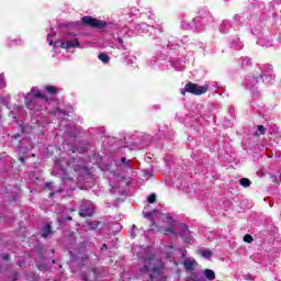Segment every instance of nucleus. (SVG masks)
Listing matches in <instances>:
<instances>
[{
	"label": "nucleus",
	"instance_id": "1",
	"mask_svg": "<svg viewBox=\"0 0 281 281\" xmlns=\"http://www.w3.org/2000/svg\"><path fill=\"white\" fill-rule=\"evenodd\" d=\"M143 259L144 266L142 268V273H148L149 281H166V276L164 274V263L161 260L155 258V254L150 248L145 249V255H138Z\"/></svg>",
	"mask_w": 281,
	"mask_h": 281
},
{
	"label": "nucleus",
	"instance_id": "2",
	"mask_svg": "<svg viewBox=\"0 0 281 281\" xmlns=\"http://www.w3.org/2000/svg\"><path fill=\"white\" fill-rule=\"evenodd\" d=\"M24 98L25 104L31 111H41L38 104H41V102H47V98L45 97V94L41 93V91L36 87H33Z\"/></svg>",
	"mask_w": 281,
	"mask_h": 281
},
{
	"label": "nucleus",
	"instance_id": "3",
	"mask_svg": "<svg viewBox=\"0 0 281 281\" xmlns=\"http://www.w3.org/2000/svg\"><path fill=\"white\" fill-rule=\"evenodd\" d=\"M133 32V36L134 34H144L146 32H149V34H154V36H157V34H161V32H164V27H161V25H157V26H150L146 23H140V24H136L134 25V29L132 30Z\"/></svg>",
	"mask_w": 281,
	"mask_h": 281
},
{
	"label": "nucleus",
	"instance_id": "4",
	"mask_svg": "<svg viewBox=\"0 0 281 281\" xmlns=\"http://www.w3.org/2000/svg\"><path fill=\"white\" fill-rule=\"evenodd\" d=\"M207 86H199L196 83H188L184 87V90H181V94L186 95V91L188 93H193L194 95H203V93H207Z\"/></svg>",
	"mask_w": 281,
	"mask_h": 281
},
{
	"label": "nucleus",
	"instance_id": "5",
	"mask_svg": "<svg viewBox=\"0 0 281 281\" xmlns=\"http://www.w3.org/2000/svg\"><path fill=\"white\" fill-rule=\"evenodd\" d=\"M133 36V30L128 29V26H123L117 33V42L115 44L116 49H126V45H124V37Z\"/></svg>",
	"mask_w": 281,
	"mask_h": 281
},
{
	"label": "nucleus",
	"instance_id": "6",
	"mask_svg": "<svg viewBox=\"0 0 281 281\" xmlns=\"http://www.w3.org/2000/svg\"><path fill=\"white\" fill-rule=\"evenodd\" d=\"M80 42H78V38H66V42L63 41H56L54 43V48L58 49V47H61V49H71V47H79Z\"/></svg>",
	"mask_w": 281,
	"mask_h": 281
},
{
	"label": "nucleus",
	"instance_id": "7",
	"mask_svg": "<svg viewBox=\"0 0 281 281\" xmlns=\"http://www.w3.org/2000/svg\"><path fill=\"white\" fill-rule=\"evenodd\" d=\"M95 210V206L92 204L89 200H83L81 202L80 212L79 215L83 218L87 216H93V211Z\"/></svg>",
	"mask_w": 281,
	"mask_h": 281
},
{
	"label": "nucleus",
	"instance_id": "8",
	"mask_svg": "<svg viewBox=\"0 0 281 281\" xmlns=\"http://www.w3.org/2000/svg\"><path fill=\"white\" fill-rule=\"evenodd\" d=\"M83 25H89L90 27H99V29H102V27H105L106 23L103 22V21H100L98 19H93L91 16H83L81 19Z\"/></svg>",
	"mask_w": 281,
	"mask_h": 281
},
{
	"label": "nucleus",
	"instance_id": "9",
	"mask_svg": "<svg viewBox=\"0 0 281 281\" xmlns=\"http://www.w3.org/2000/svg\"><path fill=\"white\" fill-rule=\"evenodd\" d=\"M179 229H180L179 233H175L176 236H181L184 243H192V235L190 234V229L188 228V225L180 224Z\"/></svg>",
	"mask_w": 281,
	"mask_h": 281
},
{
	"label": "nucleus",
	"instance_id": "10",
	"mask_svg": "<svg viewBox=\"0 0 281 281\" xmlns=\"http://www.w3.org/2000/svg\"><path fill=\"white\" fill-rule=\"evenodd\" d=\"M267 71L262 72L260 75V78H262V81L266 82V85H269V82H271V80H273L274 76H273V67L272 66H267Z\"/></svg>",
	"mask_w": 281,
	"mask_h": 281
},
{
	"label": "nucleus",
	"instance_id": "11",
	"mask_svg": "<svg viewBox=\"0 0 281 281\" xmlns=\"http://www.w3.org/2000/svg\"><path fill=\"white\" fill-rule=\"evenodd\" d=\"M205 18H195L192 21L191 27H195V30H198L199 32H203V30H205Z\"/></svg>",
	"mask_w": 281,
	"mask_h": 281
},
{
	"label": "nucleus",
	"instance_id": "12",
	"mask_svg": "<svg viewBox=\"0 0 281 281\" xmlns=\"http://www.w3.org/2000/svg\"><path fill=\"white\" fill-rule=\"evenodd\" d=\"M244 85L246 89H249L250 91H252V89H256V87H258V77H247L244 80Z\"/></svg>",
	"mask_w": 281,
	"mask_h": 281
},
{
	"label": "nucleus",
	"instance_id": "13",
	"mask_svg": "<svg viewBox=\"0 0 281 281\" xmlns=\"http://www.w3.org/2000/svg\"><path fill=\"white\" fill-rule=\"evenodd\" d=\"M183 265H184V269L187 271H194L196 269V267L199 266L196 260L193 258L184 259Z\"/></svg>",
	"mask_w": 281,
	"mask_h": 281
},
{
	"label": "nucleus",
	"instance_id": "14",
	"mask_svg": "<svg viewBox=\"0 0 281 281\" xmlns=\"http://www.w3.org/2000/svg\"><path fill=\"white\" fill-rule=\"evenodd\" d=\"M257 44L261 47H273V40L271 37H261Z\"/></svg>",
	"mask_w": 281,
	"mask_h": 281
},
{
	"label": "nucleus",
	"instance_id": "15",
	"mask_svg": "<svg viewBox=\"0 0 281 281\" xmlns=\"http://www.w3.org/2000/svg\"><path fill=\"white\" fill-rule=\"evenodd\" d=\"M231 29H232V23L228 20L223 21L220 25V32L222 34H227V32H229Z\"/></svg>",
	"mask_w": 281,
	"mask_h": 281
},
{
	"label": "nucleus",
	"instance_id": "16",
	"mask_svg": "<svg viewBox=\"0 0 281 281\" xmlns=\"http://www.w3.org/2000/svg\"><path fill=\"white\" fill-rule=\"evenodd\" d=\"M116 166H121L123 170H128V168H131V160H126L125 157H122L121 161L116 162Z\"/></svg>",
	"mask_w": 281,
	"mask_h": 281
},
{
	"label": "nucleus",
	"instance_id": "17",
	"mask_svg": "<svg viewBox=\"0 0 281 281\" xmlns=\"http://www.w3.org/2000/svg\"><path fill=\"white\" fill-rule=\"evenodd\" d=\"M231 46L235 49H243L244 47L243 42H240V38L238 37L231 41Z\"/></svg>",
	"mask_w": 281,
	"mask_h": 281
},
{
	"label": "nucleus",
	"instance_id": "18",
	"mask_svg": "<svg viewBox=\"0 0 281 281\" xmlns=\"http://www.w3.org/2000/svg\"><path fill=\"white\" fill-rule=\"evenodd\" d=\"M42 236L43 238H47V236H49L52 234V225L47 224L46 226H44L42 228Z\"/></svg>",
	"mask_w": 281,
	"mask_h": 281
},
{
	"label": "nucleus",
	"instance_id": "19",
	"mask_svg": "<svg viewBox=\"0 0 281 281\" xmlns=\"http://www.w3.org/2000/svg\"><path fill=\"white\" fill-rule=\"evenodd\" d=\"M66 166H69V164L65 162V165L60 160L55 161V170H61V172H65Z\"/></svg>",
	"mask_w": 281,
	"mask_h": 281
},
{
	"label": "nucleus",
	"instance_id": "20",
	"mask_svg": "<svg viewBox=\"0 0 281 281\" xmlns=\"http://www.w3.org/2000/svg\"><path fill=\"white\" fill-rule=\"evenodd\" d=\"M198 254H200L202 258H212V250L210 249H200L198 250Z\"/></svg>",
	"mask_w": 281,
	"mask_h": 281
},
{
	"label": "nucleus",
	"instance_id": "21",
	"mask_svg": "<svg viewBox=\"0 0 281 281\" xmlns=\"http://www.w3.org/2000/svg\"><path fill=\"white\" fill-rule=\"evenodd\" d=\"M99 60H101V63H103L104 65H106L109 63V60H111V57H109V55H106L105 53H101L98 55Z\"/></svg>",
	"mask_w": 281,
	"mask_h": 281
},
{
	"label": "nucleus",
	"instance_id": "22",
	"mask_svg": "<svg viewBox=\"0 0 281 281\" xmlns=\"http://www.w3.org/2000/svg\"><path fill=\"white\" fill-rule=\"evenodd\" d=\"M204 276L207 280H215L216 278V274L211 269H205Z\"/></svg>",
	"mask_w": 281,
	"mask_h": 281
},
{
	"label": "nucleus",
	"instance_id": "23",
	"mask_svg": "<svg viewBox=\"0 0 281 281\" xmlns=\"http://www.w3.org/2000/svg\"><path fill=\"white\" fill-rule=\"evenodd\" d=\"M45 90L47 91V93H49L50 95H56V93H58V88L54 87V86H46Z\"/></svg>",
	"mask_w": 281,
	"mask_h": 281
},
{
	"label": "nucleus",
	"instance_id": "24",
	"mask_svg": "<svg viewBox=\"0 0 281 281\" xmlns=\"http://www.w3.org/2000/svg\"><path fill=\"white\" fill-rule=\"evenodd\" d=\"M240 186H243V188H249V186H251V180L247 179V178H241L239 180Z\"/></svg>",
	"mask_w": 281,
	"mask_h": 281
},
{
	"label": "nucleus",
	"instance_id": "25",
	"mask_svg": "<svg viewBox=\"0 0 281 281\" xmlns=\"http://www.w3.org/2000/svg\"><path fill=\"white\" fill-rule=\"evenodd\" d=\"M54 36H56V32H50V33H48V35H47V41H48V45H54Z\"/></svg>",
	"mask_w": 281,
	"mask_h": 281
},
{
	"label": "nucleus",
	"instance_id": "26",
	"mask_svg": "<svg viewBox=\"0 0 281 281\" xmlns=\"http://www.w3.org/2000/svg\"><path fill=\"white\" fill-rule=\"evenodd\" d=\"M251 65V59L249 57H244L241 59V67H249Z\"/></svg>",
	"mask_w": 281,
	"mask_h": 281
},
{
	"label": "nucleus",
	"instance_id": "27",
	"mask_svg": "<svg viewBox=\"0 0 281 281\" xmlns=\"http://www.w3.org/2000/svg\"><path fill=\"white\" fill-rule=\"evenodd\" d=\"M266 132H267V130L265 128V126L259 125L257 127V132L255 133V135H265Z\"/></svg>",
	"mask_w": 281,
	"mask_h": 281
},
{
	"label": "nucleus",
	"instance_id": "28",
	"mask_svg": "<svg viewBox=\"0 0 281 281\" xmlns=\"http://www.w3.org/2000/svg\"><path fill=\"white\" fill-rule=\"evenodd\" d=\"M21 40H13L9 43V47H15V45H21Z\"/></svg>",
	"mask_w": 281,
	"mask_h": 281
},
{
	"label": "nucleus",
	"instance_id": "29",
	"mask_svg": "<svg viewBox=\"0 0 281 281\" xmlns=\"http://www.w3.org/2000/svg\"><path fill=\"white\" fill-rule=\"evenodd\" d=\"M5 87V76L2 74L0 75V89H3Z\"/></svg>",
	"mask_w": 281,
	"mask_h": 281
},
{
	"label": "nucleus",
	"instance_id": "30",
	"mask_svg": "<svg viewBox=\"0 0 281 281\" xmlns=\"http://www.w3.org/2000/svg\"><path fill=\"white\" fill-rule=\"evenodd\" d=\"M98 225H100L98 222H88V227H91L92 229H98Z\"/></svg>",
	"mask_w": 281,
	"mask_h": 281
},
{
	"label": "nucleus",
	"instance_id": "31",
	"mask_svg": "<svg viewBox=\"0 0 281 281\" xmlns=\"http://www.w3.org/2000/svg\"><path fill=\"white\" fill-rule=\"evenodd\" d=\"M244 243H254V237L251 235H245Z\"/></svg>",
	"mask_w": 281,
	"mask_h": 281
},
{
	"label": "nucleus",
	"instance_id": "32",
	"mask_svg": "<svg viewBox=\"0 0 281 281\" xmlns=\"http://www.w3.org/2000/svg\"><path fill=\"white\" fill-rule=\"evenodd\" d=\"M156 200H157V196L155 194H150L147 198L148 203H155Z\"/></svg>",
	"mask_w": 281,
	"mask_h": 281
},
{
	"label": "nucleus",
	"instance_id": "33",
	"mask_svg": "<svg viewBox=\"0 0 281 281\" xmlns=\"http://www.w3.org/2000/svg\"><path fill=\"white\" fill-rule=\"evenodd\" d=\"M175 69L176 71H183V69H186V66L184 65L179 66V64H175Z\"/></svg>",
	"mask_w": 281,
	"mask_h": 281
},
{
	"label": "nucleus",
	"instance_id": "34",
	"mask_svg": "<svg viewBox=\"0 0 281 281\" xmlns=\"http://www.w3.org/2000/svg\"><path fill=\"white\" fill-rule=\"evenodd\" d=\"M143 214H144L145 218H153L154 213L147 212L146 209H144Z\"/></svg>",
	"mask_w": 281,
	"mask_h": 281
},
{
	"label": "nucleus",
	"instance_id": "35",
	"mask_svg": "<svg viewBox=\"0 0 281 281\" xmlns=\"http://www.w3.org/2000/svg\"><path fill=\"white\" fill-rule=\"evenodd\" d=\"M166 218H167V223H168L169 225H172V223H175V218H172V217H170V216H166Z\"/></svg>",
	"mask_w": 281,
	"mask_h": 281
},
{
	"label": "nucleus",
	"instance_id": "36",
	"mask_svg": "<svg viewBox=\"0 0 281 281\" xmlns=\"http://www.w3.org/2000/svg\"><path fill=\"white\" fill-rule=\"evenodd\" d=\"M233 19H234L235 23H238L240 21V15L235 14Z\"/></svg>",
	"mask_w": 281,
	"mask_h": 281
},
{
	"label": "nucleus",
	"instance_id": "37",
	"mask_svg": "<svg viewBox=\"0 0 281 281\" xmlns=\"http://www.w3.org/2000/svg\"><path fill=\"white\" fill-rule=\"evenodd\" d=\"M245 280L251 281L254 280V277H251V274H245Z\"/></svg>",
	"mask_w": 281,
	"mask_h": 281
},
{
	"label": "nucleus",
	"instance_id": "38",
	"mask_svg": "<svg viewBox=\"0 0 281 281\" xmlns=\"http://www.w3.org/2000/svg\"><path fill=\"white\" fill-rule=\"evenodd\" d=\"M91 273L93 276V280H98V273L95 272V270H93Z\"/></svg>",
	"mask_w": 281,
	"mask_h": 281
},
{
	"label": "nucleus",
	"instance_id": "39",
	"mask_svg": "<svg viewBox=\"0 0 281 281\" xmlns=\"http://www.w3.org/2000/svg\"><path fill=\"white\" fill-rule=\"evenodd\" d=\"M1 258H2V260H10V256H8V255H2Z\"/></svg>",
	"mask_w": 281,
	"mask_h": 281
},
{
	"label": "nucleus",
	"instance_id": "40",
	"mask_svg": "<svg viewBox=\"0 0 281 281\" xmlns=\"http://www.w3.org/2000/svg\"><path fill=\"white\" fill-rule=\"evenodd\" d=\"M58 113H63V115H67V113H65V111H60V110H57V111L55 112V115H58Z\"/></svg>",
	"mask_w": 281,
	"mask_h": 281
},
{
	"label": "nucleus",
	"instance_id": "41",
	"mask_svg": "<svg viewBox=\"0 0 281 281\" xmlns=\"http://www.w3.org/2000/svg\"><path fill=\"white\" fill-rule=\"evenodd\" d=\"M81 279L85 280V281H89V278L87 277V274H81Z\"/></svg>",
	"mask_w": 281,
	"mask_h": 281
},
{
	"label": "nucleus",
	"instance_id": "42",
	"mask_svg": "<svg viewBox=\"0 0 281 281\" xmlns=\"http://www.w3.org/2000/svg\"><path fill=\"white\" fill-rule=\"evenodd\" d=\"M71 25H72V27H78L80 25V23L79 22H74Z\"/></svg>",
	"mask_w": 281,
	"mask_h": 281
},
{
	"label": "nucleus",
	"instance_id": "43",
	"mask_svg": "<svg viewBox=\"0 0 281 281\" xmlns=\"http://www.w3.org/2000/svg\"><path fill=\"white\" fill-rule=\"evenodd\" d=\"M52 186H54V183H52V182L46 183V188H48V189H52Z\"/></svg>",
	"mask_w": 281,
	"mask_h": 281
},
{
	"label": "nucleus",
	"instance_id": "44",
	"mask_svg": "<svg viewBox=\"0 0 281 281\" xmlns=\"http://www.w3.org/2000/svg\"><path fill=\"white\" fill-rule=\"evenodd\" d=\"M102 250H104V249H109V247L106 246V244H103V246H102V248H101Z\"/></svg>",
	"mask_w": 281,
	"mask_h": 281
},
{
	"label": "nucleus",
	"instance_id": "45",
	"mask_svg": "<svg viewBox=\"0 0 281 281\" xmlns=\"http://www.w3.org/2000/svg\"><path fill=\"white\" fill-rule=\"evenodd\" d=\"M89 260V257H82V262H87Z\"/></svg>",
	"mask_w": 281,
	"mask_h": 281
},
{
	"label": "nucleus",
	"instance_id": "46",
	"mask_svg": "<svg viewBox=\"0 0 281 281\" xmlns=\"http://www.w3.org/2000/svg\"><path fill=\"white\" fill-rule=\"evenodd\" d=\"M274 3H277L278 5H280L281 0H274Z\"/></svg>",
	"mask_w": 281,
	"mask_h": 281
},
{
	"label": "nucleus",
	"instance_id": "47",
	"mask_svg": "<svg viewBox=\"0 0 281 281\" xmlns=\"http://www.w3.org/2000/svg\"><path fill=\"white\" fill-rule=\"evenodd\" d=\"M20 161H22V164H25V158L21 157Z\"/></svg>",
	"mask_w": 281,
	"mask_h": 281
},
{
	"label": "nucleus",
	"instance_id": "48",
	"mask_svg": "<svg viewBox=\"0 0 281 281\" xmlns=\"http://www.w3.org/2000/svg\"><path fill=\"white\" fill-rule=\"evenodd\" d=\"M182 27H184L186 30H188V26H186V22L182 23Z\"/></svg>",
	"mask_w": 281,
	"mask_h": 281
},
{
	"label": "nucleus",
	"instance_id": "49",
	"mask_svg": "<svg viewBox=\"0 0 281 281\" xmlns=\"http://www.w3.org/2000/svg\"><path fill=\"white\" fill-rule=\"evenodd\" d=\"M13 137L14 139H18V137H21V135L18 134V135H14Z\"/></svg>",
	"mask_w": 281,
	"mask_h": 281
},
{
	"label": "nucleus",
	"instance_id": "50",
	"mask_svg": "<svg viewBox=\"0 0 281 281\" xmlns=\"http://www.w3.org/2000/svg\"><path fill=\"white\" fill-rule=\"evenodd\" d=\"M188 41V37H184V42L183 41H181V43H186Z\"/></svg>",
	"mask_w": 281,
	"mask_h": 281
},
{
	"label": "nucleus",
	"instance_id": "51",
	"mask_svg": "<svg viewBox=\"0 0 281 281\" xmlns=\"http://www.w3.org/2000/svg\"><path fill=\"white\" fill-rule=\"evenodd\" d=\"M66 181H68L69 183H72V182H74V180H66Z\"/></svg>",
	"mask_w": 281,
	"mask_h": 281
},
{
	"label": "nucleus",
	"instance_id": "52",
	"mask_svg": "<svg viewBox=\"0 0 281 281\" xmlns=\"http://www.w3.org/2000/svg\"><path fill=\"white\" fill-rule=\"evenodd\" d=\"M68 221H71V217H68Z\"/></svg>",
	"mask_w": 281,
	"mask_h": 281
},
{
	"label": "nucleus",
	"instance_id": "53",
	"mask_svg": "<svg viewBox=\"0 0 281 281\" xmlns=\"http://www.w3.org/2000/svg\"><path fill=\"white\" fill-rule=\"evenodd\" d=\"M20 267H23V263H20Z\"/></svg>",
	"mask_w": 281,
	"mask_h": 281
},
{
	"label": "nucleus",
	"instance_id": "54",
	"mask_svg": "<svg viewBox=\"0 0 281 281\" xmlns=\"http://www.w3.org/2000/svg\"><path fill=\"white\" fill-rule=\"evenodd\" d=\"M19 109H23L22 106H19Z\"/></svg>",
	"mask_w": 281,
	"mask_h": 281
},
{
	"label": "nucleus",
	"instance_id": "55",
	"mask_svg": "<svg viewBox=\"0 0 281 281\" xmlns=\"http://www.w3.org/2000/svg\"><path fill=\"white\" fill-rule=\"evenodd\" d=\"M224 1H229V0H224Z\"/></svg>",
	"mask_w": 281,
	"mask_h": 281
}]
</instances>
